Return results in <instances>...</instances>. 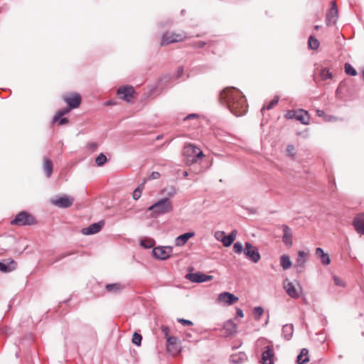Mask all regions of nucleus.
I'll return each mask as SVG.
<instances>
[{"mask_svg":"<svg viewBox=\"0 0 364 364\" xmlns=\"http://www.w3.org/2000/svg\"><path fill=\"white\" fill-rule=\"evenodd\" d=\"M219 101L236 117L243 116L247 112L248 106L245 97L235 87H226L221 91Z\"/></svg>","mask_w":364,"mask_h":364,"instance_id":"obj_1","label":"nucleus"},{"mask_svg":"<svg viewBox=\"0 0 364 364\" xmlns=\"http://www.w3.org/2000/svg\"><path fill=\"white\" fill-rule=\"evenodd\" d=\"M173 204L168 198L159 200L148 208V211L151 212V217L156 218L159 215L168 213L173 210Z\"/></svg>","mask_w":364,"mask_h":364,"instance_id":"obj_2","label":"nucleus"},{"mask_svg":"<svg viewBox=\"0 0 364 364\" xmlns=\"http://www.w3.org/2000/svg\"><path fill=\"white\" fill-rule=\"evenodd\" d=\"M289 119H295L301 124L307 125L310 122V117L307 111L300 109L298 110H289L285 115Z\"/></svg>","mask_w":364,"mask_h":364,"instance_id":"obj_3","label":"nucleus"},{"mask_svg":"<svg viewBox=\"0 0 364 364\" xmlns=\"http://www.w3.org/2000/svg\"><path fill=\"white\" fill-rule=\"evenodd\" d=\"M187 36L184 32H181L178 33L174 32H166L162 35L161 46H163L170 43L181 42L185 40Z\"/></svg>","mask_w":364,"mask_h":364,"instance_id":"obj_4","label":"nucleus"},{"mask_svg":"<svg viewBox=\"0 0 364 364\" xmlns=\"http://www.w3.org/2000/svg\"><path fill=\"white\" fill-rule=\"evenodd\" d=\"M36 223L35 218L30 213L22 211L17 214L16 218L11 222L12 225L18 226L31 225Z\"/></svg>","mask_w":364,"mask_h":364,"instance_id":"obj_5","label":"nucleus"},{"mask_svg":"<svg viewBox=\"0 0 364 364\" xmlns=\"http://www.w3.org/2000/svg\"><path fill=\"white\" fill-rule=\"evenodd\" d=\"M183 153L187 157V161L191 163H196L198 159H201L203 156V151L193 144L186 145L184 147Z\"/></svg>","mask_w":364,"mask_h":364,"instance_id":"obj_6","label":"nucleus"},{"mask_svg":"<svg viewBox=\"0 0 364 364\" xmlns=\"http://www.w3.org/2000/svg\"><path fill=\"white\" fill-rule=\"evenodd\" d=\"M244 255L248 259L254 263H257L261 258L258 249L248 242H245Z\"/></svg>","mask_w":364,"mask_h":364,"instance_id":"obj_7","label":"nucleus"},{"mask_svg":"<svg viewBox=\"0 0 364 364\" xmlns=\"http://www.w3.org/2000/svg\"><path fill=\"white\" fill-rule=\"evenodd\" d=\"M173 251L171 246L156 247L152 250L153 256L159 259L164 260L170 257Z\"/></svg>","mask_w":364,"mask_h":364,"instance_id":"obj_8","label":"nucleus"},{"mask_svg":"<svg viewBox=\"0 0 364 364\" xmlns=\"http://www.w3.org/2000/svg\"><path fill=\"white\" fill-rule=\"evenodd\" d=\"M74 202V198L72 196L64 195L58 198L51 200V203L60 208H67L70 207Z\"/></svg>","mask_w":364,"mask_h":364,"instance_id":"obj_9","label":"nucleus"},{"mask_svg":"<svg viewBox=\"0 0 364 364\" xmlns=\"http://www.w3.org/2000/svg\"><path fill=\"white\" fill-rule=\"evenodd\" d=\"M134 93V90L132 86H124L117 90V95L127 102L132 101Z\"/></svg>","mask_w":364,"mask_h":364,"instance_id":"obj_10","label":"nucleus"},{"mask_svg":"<svg viewBox=\"0 0 364 364\" xmlns=\"http://www.w3.org/2000/svg\"><path fill=\"white\" fill-rule=\"evenodd\" d=\"M189 281L196 283H200L204 282L210 281L213 279V276L206 275L200 272L189 273L186 277Z\"/></svg>","mask_w":364,"mask_h":364,"instance_id":"obj_11","label":"nucleus"},{"mask_svg":"<svg viewBox=\"0 0 364 364\" xmlns=\"http://www.w3.org/2000/svg\"><path fill=\"white\" fill-rule=\"evenodd\" d=\"M105 225V222L101 220L98 223H92L87 228L82 229L81 232L85 235H94L99 232Z\"/></svg>","mask_w":364,"mask_h":364,"instance_id":"obj_12","label":"nucleus"},{"mask_svg":"<svg viewBox=\"0 0 364 364\" xmlns=\"http://www.w3.org/2000/svg\"><path fill=\"white\" fill-rule=\"evenodd\" d=\"M338 18V9L335 1L331 2V7L326 16V21L328 26L336 23Z\"/></svg>","mask_w":364,"mask_h":364,"instance_id":"obj_13","label":"nucleus"},{"mask_svg":"<svg viewBox=\"0 0 364 364\" xmlns=\"http://www.w3.org/2000/svg\"><path fill=\"white\" fill-rule=\"evenodd\" d=\"M283 287L287 294L292 299H298L300 296L299 291L296 289L294 284L288 279H286L283 283Z\"/></svg>","mask_w":364,"mask_h":364,"instance_id":"obj_14","label":"nucleus"},{"mask_svg":"<svg viewBox=\"0 0 364 364\" xmlns=\"http://www.w3.org/2000/svg\"><path fill=\"white\" fill-rule=\"evenodd\" d=\"M238 297L230 292H223L219 294L218 301L227 305H232L238 301Z\"/></svg>","mask_w":364,"mask_h":364,"instance_id":"obj_15","label":"nucleus"},{"mask_svg":"<svg viewBox=\"0 0 364 364\" xmlns=\"http://www.w3.org/2000/svg\"><path fill=\"white\" fill-rule=\"evenodd\" d=\"M63 100L71 109L78 107L81 102V97L77 93H73L69 96H65Z\"/></svg>","mask_w":364,"mask_h":364,"instance_id":"obj_16","label":"nucleus"},{"mask_svg":"<svg viewBox=\"0 0 364 364\" xmlns=\"http://www.w3.org/2000/svg\"><path fill=\"white\" fill-rule=\"evenodd\" d=\"M309 257V252H306L303 250H299L297 253V258L295 263V267L297 271L301 272L304 269L305 264Z\"/></svg>","mask_w":364,"mask_h":364,"instance_id":"obj_17","label":"nucleus"},{"mask_svg":"<svg viewBox=\"0 0 364 364\" xmlns=\"http://www.w3.org/2000/svg\"><path fill=\"white\" fill-rule=\"evenodd\" d=\"M353 225L357 233L364 235V214L357 215L353 219Z\"/></svg>","mask_w":364,"mask_h":364,"instance_id":"obj_18","label":"nucleus"},{"mask_svg":"<svg viewBox=\"0 0 364 364\" xmlns=\"http://www.w3.org/2000/svg\"><path fill=\"white\" fill-rule=\"evenodd\" d=\"M16 262L11 258L0 261V271L4 273L10 272L16 268Z\"/></svg>","mask_w":364,"mask_h":364,"instance_id":"obj_19","label":"nucleus"},{"mask_svg":"<svg viewBox=\"0 0 364 364\" xmlns=\"http://www.w3.org/2000/svg\"><path fill=\"white\" fill-rule=\"evenodd\" d=\"M274 350L272 346H267L262 353V364H273Z\"/></svg>","mask_w":364,"mask_h":364,"instance_id":"obj_20","label":"nucleus"},{"mask_svg":"<svg viewBox=\"0 0 364 364\" xmlns=\"http://www.w3.org/2000/svg\"><path fill=\"white\" fill-rule=\"evenodd\" d=\"M237 324L232 320H229L225 323L223 328V336L225 337L233 336L237 332Z\"/></svg>","mask_w":364,"mask_h":364,"instance_id":"obj_21","label":"nucleus"},{"mask_svg":"<svg viewBox=\"0 0 364 364\" xmlns=\"http://www.w3.org/2000/svg\"><path fill=\"white\" fill-rule=\"evenodd\" d=\"M284 235L282 236L283 242L288 247L292 246V232L291 230L287 225H282V226Z\"/></svg>","mask_w":364,"mask_h":364,"instance_id":"obj_22","label":"nucleus"},{"mask_svg":"<svg viewBox=\"0 0 364 364\" xmlns=\"http://www.w3.org/2000/svg\"><path fill=\"white\" fill-rule=\"evenodd\" d=\"M194 235L195 233L193 232H189L179 235L175 239V245L178 247L184 245Z\"/></svg>","mask_w":364,"mask_h":364,"instance_id":"obj_23","label":"nucleus"},{"mask_svg":"<svg viewBox=\"0 0 364 364\" xmlns=\"http://www.w3.org/2000/svg\"><path fill=\"white\" fill-rule=\"evenodd\" d=\"M315 255L320 259L323 265H328L331 263V259L328 255L325 253L322 248L317 247L315 251Z\"/></svg>","mask_w":364,"mask_h":364,"instance_id":"obj_24","label":"nucleus"},{"mask_svg":"<svg viewBox=\"0 0 364 364\" xmlns=\"http://www.w3.org/2000/svg\"><path fill=\"white\" fill-rule=\"evenodd\" d=\"M293 333L294 326L292 324L289 323L283 326L282 336L284 339L287 341L290 340L293 336Z\"/></svg>","mask_w":364,"mask_h":364,"instance_id":"obj_25","label":"nucleus"},{"mask_svg":"<svg viewBox=\"0 0 364 364\" xmlns=\"http://www.w3.org/2000/svg\"><path fill=\"white\" fill-rule=\"evenodd\" d=\"M237 236V231L235 230H232L228 236H223L221 239V242L225 247L230 246L234 240H235Z\"/></svg>","mask_w":364,"mask_h":364,"instance_id":"obj_26","label":"nucleus"},{"mask_svg":"<svg viewBox=\"0 0 364 364\" xmlns=\"http://www.w3.org/2000/svg\"><path fill=\"white\" fill-rule=\"evenodd\" d=\"M309 350L306 348L301 349L300 353L296 358V363L298 364H305L309 361Z\"/></svg>","mask_w":364,"mask_h":364,"instance_id":"obj_27","label":"nucleus"},{"mask_svg":"<svg viewBox=\"0 0 364 364\" xmlns=\"http://www.w3.org/2000/svg\"><path fill=\"white\" fill-rule=\"evenodd\" d=\"M43 171L48 178H50L53 173V162L50 159L45 157L43 166Z\"/></svg>","mask_w":364,"mask_h":364,"instance_id":"obj_28","label":"nucleus"},{"mask_svg":"<svg viewBox=\"0 0 364 364\" xmlns=\"http://www.w3.org/2000/svg\"><path fill=\"white\" fill-rule=\"evenodd\" d=\"M280 264L284 270L289 269L292 265V262L290 259V257L287 255H282L281 256Z\"/></svg>","mask_w":364,"mask_h":364,"instance_id":"obj_29","label":"nucleus"},{"mask_svg":"<svg viewBox=\"0 0 364 364\" xmlns=\"http://www.w3.org/2000/svg\"><path fill=\"white\" fill-rule=\"evenodd\" d=\"M123 289V286L119 283L109 284L105 286L107 291L117 293Z\"/></svg>","mask_w":364,"mask_h":364,"instance_id":"obj_30","label":"nucleus"},{"mask_svg":"<svg viewBox=\"0 0 364 364\" xmlns=\"http://www.w3.org/2000/svg\"><path fill=\"white\" fill-rule=\"evenodd\" d=\"M140 245L145 249H149L155 245V241L151 238H144L141 240Z\"/></svg>","mask_w":364,"mask_h":364,"instance_id":"obj_31","label":"nucleus"},{"mask_svg":"<svg viewBox=\"0 0 364 364\" xmlns=\"http://www.w3.org/2000/svg\"><path fill=\"white\" fill-rule=\"evenodd\" d=\"M72 109L68 107L67 108H64L63 109L59 110L57 114L53 118V122H57L58 119L63 117V115L68 114Z\"/></svg>","mask_w":364,"mask_h":364,"instance_id":"obj_32","label":"nucleus"},{"mask_svg":"<svg viewBox=\"0 0 364 364\" xmlns=\"http://www.w3.org/2000/svg\"><path fill=\"white\" fill-rule=\"evenodd\" d=\"M166 341L168 350H171L177 343V338L174 336H167Z\"/></svg>","mask_w":364,"mask_h":364,"instance_id":"obj_33","label":"nucleus"},{"mask_svg":"<svg viewBox=\"0 0 364 364\" xmlns=\"http://www.w3.org/2000/svg\"><path fill=\"white\" fill-rule=\"evenodd\" d=\"M319 75L323 80H326L333 77L332 73L326 68L321 70Z\"/></svg>","mask_w":364,"mask_h":364,"instance_id":"obj_34","label":"nucleus"},{"mask_svg":"<svg viewBox=\"0 0 364 364\" xmlns=\"http://www.w3.org/2000/svg\"><path fill=\"white\" fill-rule=\"evenodd\" d=\"M144 187V185L141 184L134 191L132 197L134 200H138L141 197Z\"/></svg>","mask_w":364,"mask_h":364,"instance_id":"obj_35","label":"nucleus"},{"mask_svg":"<svg viewBox=\"0 0 364 364\" xmlns=\"http://www.w3.org/2000/svg\"><path fill=\"white\" fill-rule=\"evenodd\" d=\"M309 46L311 49L316 50L319 46V41L316 38L310 36L309 38Z\"/></svg>","mask_w":364,"mask_h":364,"instance_id":"obj_36","label":"nucleus"},{"mask_svg":"<svg viewBox=\"0 0 364 364\" xmlns=\"http://www.w3.org/2000/svg\"><path fill=\"white\" fill-rule=\"evenodd\" d=\"M345 72L347 75L355 76L357 74L355 69L349 63L345 64Z\"/></svg>","mask_w":364,"mask_h":364,"instance_id":"obj_37","label":"nucleus"},{"mask_svg":"<svg viewBox=\"0 0 364 364\" xmlns=\"http://www.w3.org/2000/svg\"><path fill=\"white\" fill-rule=\"evenodd\" d=\"M95 162L98 166H103L107 162L106 156L102 153L100 154L96 158Z\"/></svg>","mask_w":364,"mask_h":364,"instance_id":"obj_38","label":"nucleus"},{"mask_svg":"<svg viewBox=\"0 0 364 364\" xmlns=\"http://www.w3.org/2000/svg\"><path fill=\"white\" fill-rule=\"evenodd\" d=\"M237 355H232L231 356V362L235 364H238L242 363L245 360V355L244 353H241L239 355L238 358H236Z\"/></svg>","mask_w":364,"mask_h":364,"instance_id":"obj_39","label":"nucleus"},{"mask_svg":"<svg viewBox=\"0 0 364 364\" xmlns=\"http://www.w3.org/2000/svg\"><path fill=\"white\" fill-rule=\"evenodd\" d=\"M141 340H142V336L140 334H139L136 332L134 333L133 337H132L133 343L139 346L141 345Z\"/></svg>","mask_w":364,"mask_h":364,"instance_id":"obj_40","label":"nucleus"},{"mask_svg":"<svg viewBox=\"0 0 364 364\" xmlns=\"http://www.w3.org/2000/svg\"><path fill=\"white\" fill-rule=\"evenodd\" d=\"M233 250H234L235 252L237 254H240L242 252L244 253V247H243L242 245L239 242H237L234 244Z\"/></svg>","mask_w":364,"mask_h":364,"instance_id":"obj_41","label":"nucleus"},{"mask_svg":"<svg viewBox=\"0 0 364 364\" xmlns=\"http://www.w3.org/2000/svg\"><path fill=\"white\" fill-rule=\"evenodd\" d=\"M264 312V309L261 306H257L254 309V314L255 318L259 320Z\"/></svg>","mask_w":364,"mask_h":364,"instance_id":"obj_42","label":"nucleus"},{"mask_svg":"<svg viewBox=\"0 0 364 364\" xmlns=\"http://www.w3.org/2000/svg\"><path fill=\"white\" fill-rule=\"evenodd\" d=\"M333 282L336 286L345 287L344 282L342 279H341L335 275V276H333Z\"/></svg>","mask_w":364,"mask_h":364,"instance_id":"obj_43","label":"nucleus"},{"mask_svg":"<svg viewBox=\"0 0 364 364\" xmlns=\"http://www.w3.org/2000/svg\"><path fill=\"white\" fill-rule=\"evenodd\" d=\"M279 102V98L278 97H275L274 100H272L269 104L266 107V109L269 110L271 109H272Z\"/></svg>","mask_w":364,"mask_h":364,"instance_id":"obj_44","label":"nucleus"},{"mask_svg":"<svg viewBox=\"0 0 364 364\" xmlns=\"http://www.w3.org/2000/svg\"><path fill=\"white\" fill-rule=\"evenodd\" d=\"M294 146L291 144H289L287 146V153L289 156H294L295 153H294Z\"/></svg>","mask_w":364,"mask_h":364,"instance_id":"obj_45","label":"nucleus"},{"mask_svg":"<svg viewBox=\"0 0 364 364\" xmlns=\"http://www.w3.org/2000/svg\"><path fill=\"white\" fill-rule=\"evenodd\" d=\"M161 176L160 173L157 171H153L149 176V180H155L159 178Z\"/></svg>","mask_w":364,"mask_h":364,"instance_id":"obj_46","label":"nucleus"},{"mask_svg":"<svg viewBox=\"0 0 364 364\" xmlns=\"http://www.w3.org/2000/svg\"><path fill=\"white\" fill-rule=\"evenodd\" d=\"M178 321L184 326H192L193 325V322L191 321L186 320L184 318H178Z\"/></svg>","mask_w":364,"mask_h":364,"instance_id":"obj_47","label":"nucleus"},{"mask_svg":"<svg viewBox=\"0 0 364 364\" xmlns=\"http://www.w3.org/2000/svg\"><path fill=\"white\" fill-rule=\"evenodd\" d=\"M225 236V232L223 231H217L215 233V237L218 240H220L221 241V239L223 238V237Z\"/></svg>","mask_w":364,"mask_h":364,"instance_id":"obj_48","label":"nucleus"},{"mask_svg":"<svg viewBox=\"0 0 364 364\" xmlns=\"http://www.w3.org/2000/svg\"><path fill=\"white\" fill-rule=\"evenodd\" d=\"M205 44H206V43L205 41H200L195 42L193 43V46L195 48H203Z\"/></svg>","mask_w":364,"mask_h":364,"instance_id":"obj_49","label":"nucleus"},{"mask_svg":"<svg viewBox=\"0 0 364 364\" xmlns=\"http://www.w3.org/2000/svg\"><path fill=\"white\" fill-rule=\"evenodd\" d=\"M72 254H73V252H65V253H62V254L59 256V257H58V259H56L54 262H58V261H59V260H60V259H63V258H65V257H68V256L71 255Z\"/></svg>","mask_w":364,"mask_h":364,"instance_id":"obj_50","label":"nucleus"},{"mask_svg":"<svg viewBox=\"0 0 364 364\" xmlns=\"http://www.w3.org/2000/svg\"><path fill=\"white\" fill-rule=\"evenodd\" d=\"M198 114H190L184 118V120L186 121V120H190V119H198Z\"/></svg>","mask_w":364,"mask_h":364,"instance_id":"obj_51","label":"nucleus"},{"mask_svg":"<svg viewBox=\"0 0 364 364\" xmlns=\"http://www.w3.org/2000/svg\"><path fill=\"white\" fill-rule=\"evenodd\" d=\"M176 191L175 188L171 187L170 190L166 193V195L168 196V197H173L176 195Z\"/></svg>","mask_w":364,"mask_h":364,"instance_id":"obj_52","label":"nucleus"},{"mask_svg":"<svg viewBox=\"0 0 364 364\" xmlns=\"http://www.w3.org/2000/svg\"><path fill=\"white\" fill-rule=\"evenodd\" d=\"M58 124L59 125H64V124H66L68 122V119L65 117H60L59 119H58Z\"/></svg>","mask_w":364,"mask_h":364,"instance_id":"obj_53","label":"nucleus"},{"mask_svg":"<svg viewBox=\"0 0 364 364\" xmlns=\"http://www.w3.org/2000/svg\"><path fill=\"white\" fill-rule=\"evenodd\" d=\"M316 114H317L318 117H325V112L323 111V110H321V109H317L316 110Z\"/></svg>","mask_w":364,"mask_h":364,"instance_id":"obj_54","label":"nucleus"},{"mask_svg":"<svg viewBox=\"0 0 364 364\" xmlns=\"http://www.w3.org/2000/svg\"><path fill=\"white\" fill-rule=\"evenodd\" d=\"M236 314H237V316L238 317H241V318H242V317H243V316H244L243 311H242V310L241 309H237V312H236Z\"/></svg>","mask_w":364,"mask_h":364,"instance_id":"obj_55","label":"nucleus"},{"mask_svg":"<svg viewBox=\"0 0 364 364\" xmlns=\"http://www.w3.org/2000/svg\"><path fill=\"white\" fill-rule=\"evenodd\" d=\"M89 146L91 149L95 150L97 147V144L95 142H92L89 144Z\"/></svg>","mask_w":364,"mask_h":364,"instance_id":"obj_56","label":"nucleus"},{"mask_svg":"<svg viewBox=\"0 0 364 364\" xmlns=\"http://www.w3.org/2000/svg\"><path fill=\"white\" fill-rule=\"evenodd\" d=\"M161 329H162V331L164 333L165 336L167 337L168 332V328L166 326H162Z\"/></svg>","mask_w":364,"mask_h":364,"instance_id":"obj_57","label":"nucleus"},{"mask_svg":"<svg viewBox=\"0 0 364 364\" xmlns=\"http://www.w3.org/2000/svg\"><path fill=\"white\" fill-rule=\"evenodd\" d=\"M183 68L182 67H180L178 68V76L180 77L181 75V74L183 73Z\"/></svg>","mask_w":364,"mask_h":364,"instance_id":"obj_58","label":"nucleus"},{"mask_svg":"<svg viewBox=\"0 0 364 364\" xmlns=\"http://www.w3.org/2000/svg\"><path fill=\"white\" fill-rule=\"evenodd\" d=\"M161 138H162V136H161V135H159V136H158L156 137V139H157V140H159V139H161Z\"/></svg>","mask_w":364,"mask_h":364,"instance_id":"obj_59","label":"nucleus"},{"mask_svg":"<svg viewBox=\"0 0 364 364\" xmlns=\"http://www.w3.org/2000/svg\"><path fill=\"white\" fill-rule=\"evenodd\" d=\"M183 176H188V173H187L186 171H184V172H183Z\"/></svg>","mask_w":364,"mask_h":364,"instance_id":"obj_60","label":"nucleus"},{"mask_svg":"<svg viewBox=\"0 0 364 364\" xmlns=\"http://www.w3.org/2000/svg\"><path fill=\"white\" fill-rule=\"evenodd\" d=\"M318 28H319V26H315V29H316V30H318Z\"/></svg>","mask_w":364,"mask_h":364,"instance_id":"obj_61","label":"nucleus"},{"mask_svg":"<svg viewBox=\"0 0 364 364\" xmlns=\"http://www.w3.org/2000/svg\"><path fill=\"white\" fill-rule=\"evenodd\" d=\"M360 73L364 76V70H363L362 71H360Z\"/></svg>","mask_w":364,"mask_h":364,"instance_id":"obj_62","label":"nucleus"}]
</instances>
